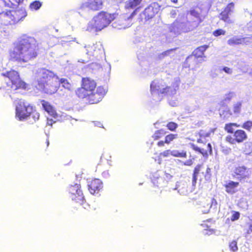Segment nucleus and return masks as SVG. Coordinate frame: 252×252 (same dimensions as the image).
Returning a JSON list of instances; mask_svg holds the SVG:
<instances>
[{
  "instance_id": "obj_22",
  "label": "nucleus",
  "mask_w": 252,
  "mask_h": 252,
  "mask_svg": "<svg viewBox=\"0 0 252 252\" xmlns=\"http://www.w3.org/2000/svg\"><path fill=\"white\" fill-rule=\"evenodd\" d=\"M247 39V37L238 38L234 36L227 40V43L230 46L235 45H239L242 44H246V40Z\"/></svg>"
},
{
  "instance_id": "obj_18",
  "label": "nucleus",
  "mask_w": 252,
  "mask_h": 252,
  "mask_svg": "<svg viewBox=\"0 0 252 252\" xmlns=\"http://www.w3.org/2000/svg\"><path fill=\"white\" fill-rule=\"evenodd\" d=\"M239 185L238 182L229 181L228 183L224 185L225 191L230 194H233L237 191V188Z\"/></svg>"
},
{
  "instance_id": "obj_12",
  "label": "nucleus",
  "mask_w": 252,
  "mask_h": 252,
  "mask_svg": "<svg viewBox=\"0 0 252 252\" xmlns=\"http://www.w3.org/2000/svg\"><path fill=\"white\" fill-rule=\"evenodd\" d=\"M68 192L72 200L79 203L81 205L89 206L86 203L80 184H75L70 186L68 188Z\"/></svg>"
},
{
  "instance_id": "obj_11",
  "label": "nucleus",
  "mask_w": 252,
  "mask_h": 252,
  "mask_svg": "<svg viewBox=\"0 0 252 252\" xmlns=\"http://www.w3.org/2000/svg\"><path fill=\"white\" fill-rule=\"evenodd\" d=\"M33 107L25 101L20 100L16 107V116L19 120L27 119L33 112Z\"/></svg>"
},
{
  "instance_id": "obj_29",
  "label": "nucleus",
  "mask_w": 252,
  "mask_h": 252,
  "mask_svg": "<svg viewBox=\"0 0 252 252\" xmlns=\"http://www.w3.org/2000/svg\"><path fill=\"white\" fill-rule=\"evenodd\" d=\"M166 126L168 130L171 131H175L177 128L178 125L175 122H169L167 124Z\"/></svg>"
},
{
  "instance_id": "obj_13",
  "label": "nucleus",
  "mask_w": 252,
  "mask_h": 252,
  "mask_svg": "<svg viewBox=\"0 0 252 252\" xmlns=\"http://www.w3.org/2000/svg\"><path fill=\"white\" fill-rule=\"evenodd\" d=\"M233 177L236 178L239 181L245 180L250 178L252 170L245 165H238L234 169Z\"/></svg>"
},
{
  "instance_id": "obj_8",
  "label": "nucleus",
  "mask_w": 252,
  "mask_h": 252,
  "mask_svg": "<svg viewBox=\"0 0 252 252\" xmlns=\"http://www.w3.org/2000/svg\"><path fill=\"white\" fill-rule=\"evenodd\" d=\"M27 15L25 9H17L1 12L0 14V18L4 25H13L22 20Z\"/></svg>"
},
{
  "instance_id": "obj_45",
  "label": "nucleus",
  "mask_w": 252,
  "mask_h": 252,
  "mask_svg": "<svg viewBox=\"0 0 252 252\" xmlns=\"http://www.w3.org/2000/svg\"><path fill=\"white\" fill-rule=\"evenodd\" d=\"M246 44L247 43H251L252 44V35H251L250 37H247V39L246 40Z\"/></svg>"
},
{
  "instance_id": "obj_32",
  "label": "nucleus",
  "mask_w": 252,
  "mask_h": 252,
  "mask_svg": "<svg viewBox=\"0 0 252 252\" xmlns=\"http://www.w3.org/2000/svg\"><path fill=\"white\" fill-rule=\"evenodd\" d=\"M242 127L248 131H250L252 128V121H247L244 122Z\"/></svg>"
},
{
  "instance_id": "obj_3",
  "label": "nucleus",
  "mask_w": 252,
  "mask_h": 252,
  "mask_svg": "<svg viewBox=\"0 0 252 252\" xmlns=\"http://www.w3.org/2000/svg\"><path fill=\"white\" fill-rule=\"evenodd\" d=\"M53 72L45 68L38 69L35 73V79L38 87L46 94H52L56 93L59 86Z\"/></svg>"
},
{
  "instance_id": "obj_39",
  "label": "nucleus",
  "mask_w": 252,
  "mask_h": 252,
  "mask_svg": "<svg viewBox=\"0 0 252 252\" xmlns=\"http://www.w3.org/2000/svg\"><path fill=\"white\" fill-rule=\"evenodd\" d=\"M170 87H166L163 88L162 90H159L158 94H165L169 92L170 90Z\"/></svg>"
},
{
  "instance_id": "obj_46",
  "label": "nucleus",
  "mask_w": 252,
  "mask_h": 252,
  "mask_svg": "<svg viewBox=\"0 0 252 252\" xmlns=\"http://www.w3.org/2000/svg\"><path fill=\"white\" fill-rule=\"evenodd\" d=\"M136 10H134L133 11V12L131 13V14L130 15V17L132 18L133 16H134L136 14Z\"/></svg>"
},
{
  "instance_id": "obj_9",
  "label": "nucleus",
  "mask_w": 252,
  "mask_h": 252,
  "mask_svg": "<svg viewBox=\"0 0 252 252\" xmlns=\"http://www.w3.org/2000/svg\"><path fill=\"white\" fill-rule=\"evenodd\" d=\"M212 176V169L209 166H205L203 164H197L194 167L193 171L192 186H195L196 185L198 176L200 182L204 181L205 182H210L211 180Z\"/></svg>"
},
{
  "instance_id": "obj_6",
  "label": "nucleus",
  "mask_w": 252,
  "mask_h": 252,
  "mask_svg": "<svg viewBox=\"0 0 252 252\" xmlns=\"http://www.w3.org/2000/svg\"><path fill=\"white\" fill-rule=\"evenodd\" d=\"M239 127L240 125L234 123L226 124L224 129L228 133L232 135H228L225 137V141L230 144L241 143L248 139V135L245 131L243 129H237L234 131L233 127Z\"/></svg>"
},
{
  "instance_id": "obj_43",
  "label": "nucleus",
  "mask_w": 252,
  "mask_h": 252,
  "mask_svg": "<svg viewBox=\"0 0 252 252\" xmlns=\"http://www.w3.org/2000/svg\"><path fill=\"white\" fill-rule=\"evenodd\" d=\"M249 228L246 230L247 234H250L252 233V223L248 224Z\"/></svg>"
},
{
  "instance_id": "obj_27",
  "label": "nucleus",
  "mask_w": 252,
  "mask_h": 252,
  "mask_svg": "<svg viewBox=\"0 0 252 252\" xmlns=\"http://www.w3.org/2000/svg\"><path fill=\"white\" fill-rule=\"evenodd\" d=\"M242 107V102L238 101L234 104L233 106V110L234 114H239L241 111Z\"/></svg>"
},
{
  "instance_id": "obj_10",
  "label": "nucleus",
  "mask_w": 252,
  "mask_h": 252,
  "mask_svg": "<svg viewBox=\"0 0 252 252\" xmlns=\"http://www.w3.org/2000/svg\"><path fill=\"white\" fill-rule=\"evenodd\" d=\"M104 0H87L84 2L78 9L81 16H84L89 10L96 11L102 9Z\"/></svg>"
},
{
  "instance_id": "obj_48",
  "label": "nucleus",
  "mask_w": 252,
  "mask_h": 252,
  "mask_svg": "<svg viewBox=\"0 0 252 252\" xmlns=\"http://www.w3.org/2000/svg\"><path fill=\"white\" fill-rule=\"evenodd\" d=\"M171 1L174 3H177L178 0H170Z\"/></svg>"
},
{
  "instance_id": "obj_44",
  "label": "nucleus",
  "mask_w": 252,
  "mask_h": 252,
  "mask_svg": "<svg viewBox=\"0 0 252 252\" xmlns=\"http://www.w3.org/2000/svg\"><path fill=\"white\" fill-rule=\"evenodd\" d=\"M53 123H54V121H53L52 119H47L46 125H47V126H52Z\"/></svg>"
},
{
  "instance_id": "obj_20",
  "label": "nucleus",
  "mask_w": 252,
  "mask_h": 252,
  "mask_svg": "<svg viewBox=\"0 0 252 252\" xmlns=\"http://www.w3.org/2000/svg\"><path fill=\"white\" fill-rule=\"evenodd\" d=\"M209 48L207 45H203L197 47L192 52V55L196 58H205L204 52Z\"/></svg>"
},
{
  "instance_id": "obj_16",
  "label": "nucleus",
  "mask_w": 252,
  "mask_h": 252,
  "mask_svg": "<svg viewBox=\"0 0 252 252\" xmlns=\"http://www.w3.org/2000/svg\"><path fill=\"white\" fill-rule=\"evenodd\" d=\"M103 183L98 179L92 180L88 184V189L92 194L98 193L103 188Z\"/></svg>"
},
{
  "instance_id": "obj_31",
  "label": "nucleus",
  "mask_w": 252,
  "mask_h": 252,
  "mask_svg": "<svg viewBox=\"0 0 252 252\" xmlns=\"http://www.w3.org/2000/svg\"><path fill=\"white\" fill-rule=\"evenodd\" d=\"M172 156L174 157L186 158L187 157V155L186 152L184 151H182L181 152L177 151H173Z\"/></svg>"
},
{
  "instance_id": "obj_37",
  "label": "nucleus",
  "mask_w": 252,
  "mask_h": 252,
  "mask_svg": "<svg viewBox=\"0 0 252 252\" xmlns=\"http://www.w3.org/2000/svg\"><path fill=\"white\" fill-rule=\"evenodd\" d=\"M160 155V156L164 158L169 157L170 155L172 156V151H170V150H165L161 153Z\"/></svg>"
},
{
  "instance_id": "obj_36",
  "label": "nucleus",
  "mask_w": 252,
  "mask_h": 252,
  "mask_svg": "<svg viewBox=\"0 0 252 252\" xmlns=\"http://www.w3.org/2000/svg\"><path fill=\"white\" fill-rule=\"evenodd\" d=\"M234 96V93L229 92L225 95L224 100L225 101H230Z\"/></svg>"
},
{
  "instance_id": "obj_24",
  "label": "nucleus",
  "mask_w": 252,
  "mask_h": 252,
  "mask_svg": "<svg viewBox=\"0 0 252 252\" xmlns=\"http://www.w3.org/2000/svg\"><path fill=\"white\" fill-rule=\"evenodd\" d=\"M167 131L166 130L163 129H160L155 131L152 137L154 140L157 141L164 137Z\"/></svg>"
},
{
  "instance_id": "obj_40",
  "label": "nucleus",
  "mask_w": 252,
  "mask_h": 252,
  "mask_svg": "<svg viewBox=\"0 0 252 252\" xmlns=\"http://www.w3.org/2000/svg\"><path fill=\"white\" fill-rule=\"evenodd\" d=\"M32 114V117L35 121L38 120L39 119L40 115L39 113L36 112L34 109Z\"/></svg>"
},
{
  "instance_id": "obj_34",
  "label": "nucleus",
  "mask_w": 252,
  "mask_h": 252,
  "mask_svg": "<svg viewBox=\"0 0 252 252\" xmlns=\"http://www.w3.org/2000/svg\"><path fill=\"white\" fill-rule=\"evenodd\" d=\"M225 34V31L222 29H217L213 32V34L216 37H218L221 35H224Z\"/></svg>"
},
{
  "instance_id": "obj_14",
  "label": "nucleus",
  "mask_w": 252,
  "mask_h": 252,
  "mask_svg": "<svg viewBox=\"0 0 252 252\" xmlns=\"http://www.w3.org/2000/svg\"><path fill=\"white\" fill-rule=\"evenodd\" d=\"M235 6L233 2L228 3L220 14V19L226 24H230L233 23L230 19V15L232 12Z\"/></svg>"
},
{
  "instance_id": "obj_33",
  "label": "nucleus",
  "mask_w": 252,
  "mask_h": 252,
  "mask_svg": "<svg viewBox=\"0 0 252 252\" xmlns=\"http://www.w3.org/2000/svg\"><path fill=\"white\" fill-rule=\"evenodd\" d=\"M229 249L233 252H236L238 250L237 243L236 240H233L229 245Z\"/></svg>"
},
{
  "instance_id": "obj_41",
  "label": "nucleus",
  "mask_w": 252,
  "mask_h": 252,
  "mask_svg": "<svg viewBox=\"0 0 252 252\" xmlns=\"http://www.w3.org/2000/svg\"><path fill=\"white\" fill-rule=\"evenodd\" d=\"M222 70L227 74H231L232 73L231 69L226 66L224 67Z\"/></svg>"
},
{
  "instance_id": "obj_26",
  "label": "nucleus",
  "mask_w": 252,
  "mask_h": 252,
  "mask_svg": "<svg viewBox=\"0 0 252 252\" xmlns=\"http://www.w3.org/2000/svg\"><path fill=\"white\" fill-rule=\"evenodd\" d=\"M5 6L13 7L18 5L23 0H2Z\"/></svg>"
},
{
  "instance_id": "obj_35",
  "label": "nucleus",
  "mask_w": 252,
  "mask_h": 252,
  "mask_svg": "<svg viewBox=\"0 0 252 252\" xmlns=\"http://www.w3.org/2000/svg\"><path fill=\"white\" fill-rule=\"evenodd\" d=\"M159 86H158L156 83H155L154 81H153L151 84V85H150V90H151V92L152 93V92H156V91H158V92H159Z\"/></svg>"
},
{
  "instance_id": "obj_47",
  "label": "nucleus",
  "mask_w": 252,
  "mask_h": 252,
  "mask_svg": "<svg viewBox=\"0 0 252 252\" xmlns=\"http://www.w3.org/2000/svg\"><path fill=\"white\" fill-rule=\"evenodd\" d=\"M114 2L117 3H121L122 2H123L124 0H113Z\"/></svg>"
},
{
  "instance_id": "obj_17",
  "label": "nucleus",
  "mask_w": 252,
  "mask_h": 252,
  "mask_svg": "<svg viewBox=\"0 0 252 252\" xmlns=\"http://www.w3.org/2000/svg\"><path fill=\"white\" fill-rule=\"evenodd\" d=\"M178 138V135L177 133H170L164 136V140H160L158 142L157 145L158 147H162L165 144L169 145L174 140Z\"/></svg>"
},
{
  "instance_id": "obj_5",
  "label": "nucleus",
  "mask_w": 252,
  "mask_h": 252,
  "mask_svg": "<svg viewBox=\"0 0 252 252\" xmlns=\"http://www.w3.org/2000/svg\"><path fill=\"white\" fill-rule=\"evenodd\" d=\"M1 75L5 78L7 90L9 93H14L17 90H25L27 88V84L21 78L17 71L11 69L2 73Z\"/></svg>"
},
{
  "instance_id": "obj_38",
  "label": "nucleus",
  "mask_w": 252,
  "mask_h": 252,
  "mask_svg": "<svg viewBox=\"0 0 252 252\" xmlns=\"http://www.w3.org/2000/svg\"><path fill=\"white\" fill-rule=\"evenodd\" d=\"M240 218V213L238 212H234L233 215L231 216V220L232 221H235L238 220Z\"/></svg>"
},
{
  "instance_id": "obj_28",
  "label": "nucleus",
  "mask_w": 252,
  "mask_h": 252,
  "mask_svg": "<svg viewBox=\"0 0 252 252\" xmlns=\"http://www.w3.org/2000/svg\"><path fill=\"white\" fill-rule=\"evenodd\" d=\"M42 5V3L38 0H35L32 2L30 5V8L31 10H37L39 9Z\"/></svg>"
},
{
  "instance_id": "obj_2",
  "label": "nucleus",
  "mask_w": 252,
  "mask_h": 252,
  "mask_svg": "<svg viewBox=\"0 0 252 252\" xmlns=\"http://www.w3.org/2000/svg\"><path fill=\"white\" fill-rule=\"evenodd\" d=\"M107 93L103 86L96 87V83L89 77L82 78L81 87L76 92V95L80 99H85L89 104H96L100 102Z\"/></svg>"
},
{
  "instance_id": "obj_15",
  "label": "nucleus",
  "mask_w": 252,
  "mask_h": 252,
  "mask_svg": "<svg viewBox=\"0 0 252 252\" xmlns=\"http://www.w3.org/2000/svg\"><path fill=\"white\" fill-rule=\"evenodd\" d=\"M159 6L158 3L153 2L147 7L143 11L145 19L149 20L153 18L158 13Z\"/></svg>"
},
{
  "instance_id": "obj_25",
  "label": "nucleus",
  "mask_w": 252,
  "mask_h": 252,
  "mask_svg": "<svg viewBox=\"0 0 252 252\" xmlns=\"http://www.w3.org/2000/svg\"><path fill=\"white\" fill-rule=\"evenodd\" d=\"M59 84H62V87L70 91L73 89V86L72 84L65 78H61L59 80Z\"/></svg>"
},
{
  "instance_id": "obj_23",
  "label": "nucleus",
  "mask_w": 252,
  "mask_h": 252,
  "mask_svg": "<svg viewBox=\"0 0 252 252\" xmlns=\"http://www.w3.org/2000/svg\"><path fill=\"white\" fill-rule=\"evenodd\" d=\"M143 0H128L125 4V8L127 9H133L140 5Z\"/></svg>"
},
{
  "instance_id": "obj_7",
  "label": "nucleus",
  "mask_w": 252,
  "mask_h": 252,
  "mask_svg": "<svg viewBox=\"0 0 252 252\" xmlns=\"http://www.w3.org/2000/svg\"><path fill=\"white\" fill-rule=\"evenodd\" d=\"M211 133V131H206L203 129H200L197 133L199 138L197 139L198 143H203V147H198L193 143L190 144V147L195 152L201 154L204 157H207L208 156L212 154V147L210 143L205 144L203 143V139L210 136Z\"/></svg>"
},
{
  "instance_id": "obj_21",
  "label": "nucleus",
  "mask_w": 252,
  "mask_h": 252,
  "mask_svg": "<svg viewBox=\"0 0 252 252\" xmlns=\"http://www.w3.org/2000/svg\"><path fill=\"white\" fill-rule=\"evenodd\" d=\"M41 102L42 103V107L49 114L53 116L56 115V111L49 102L44 100H41Z\"/></svg>"
},
{
  "instance_id": "obj_19",
  "label": "nucleus",
  "mask_w": 252,
  "mask_h": 252,
  "mask_svg": "<svg viewBox=\"0 0 252 252\" xmlns=\"http://www.w3.org/2000/svg\"><path fill=\"white\" fill-rule=\"evenodd\" d=\"M190 15L194 17L196 20L192 21L195 28L197 27L200 23L203 21L204 17L195 8L191 9L189 11Z\"/></svg>"
},
{
  "instance_id": "obj_49",
  "label": "nucleus",
  "mask_w": 252,
  "mask_h": 252,
  "mask_svg": "<svg viewBox=\"0 0 252 252\" xmlns=\"http://www.w3.org/2000/svg\"><path fill=\"white\" fill-rule=\"evenodd\" d=\"M46 143H47V146H48L49 145V142L48 140H47Z\"/></svg>"
},
{
  "instance_id": "obj_4",
  "label": "nucleus",
  "mask_w": 252,
  "mask_h": 252,
  "mask_svg": "<svg viewBox=\"0 0 252 252\" xmlns=\"http://www.w3.org/2000/svg\"><path fill=\"white\" fill-rule=\"evenodd\" d=\"M118 14L101 11L94 15L87 27L89 32H98L108 27L115 19Z\"/></svg>"
},
{
  "instance_id": "obj_30",
  "label": "nucleus",
  "mask_w": 252,
  "mask_h": 252,
  "mask_svg": "<svg viewBox=\"0 0 252 252\" xmlns=\"http://www.w3.org/2000/svg\"><path fill=\"white\" fill-rule=\"evenodd\" d=\"M176 50V48H173V49H169V50H166L164 52H163L162 53L158 54V59H159V60H162L163 59H164L165 57L169 56L170 55V54L171 53V52L174 51Z\"/></svg>"
},
{
  "instance_id": "obj_1",
  "label": "nucleus",
  "mask_w": 252,
  "mask_h": 252,
  "mask_svg": "<svg viewBox=\"0 0 252 252\" xmlns=\"http://www.w3.org/2000/svg\"><path fill=\"white\" fill-rule=\"evenodd\" d=\"M38 43L33 36L24 34L13 43L9 51V60L13 62L27 63L38 55Z\"/></svg>"
},
{
  "instance_id": "obj_42",
  "label": "nucleus",
  "mask_w": 252,
  "mask_h": 252,
  "mask_svg": "<svg viewBox=\"0 0 252 252\" xmlns=\"http://www.w3.org/2000/svg\"><path fill=\"white\" fill-rule=\"evenodd\" d=\"M193 161L192 159L188 160L184 162V165L187 166H190L192 164Z\"/></svg>"
}]
</instances>
